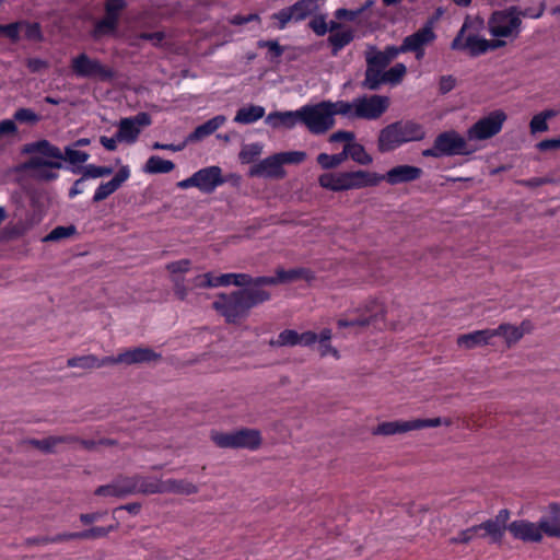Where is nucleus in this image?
<instances>
[{
  "mask_svg": "<svg viewBox=\"0 0 560 560\" xmlns=\"http://www.w3.org/2000/svg\"><path fill=\"white\" fill-rule=\"evenodd\" d=\"M23 153L30 154V159L19 165L18 171L26 173L31 178L42 182H50L58 177L56 170L62 167V151L47 140L27 143L23 147Z\"/></svg>",
  "mask_w": 560,
  "mask_h": 560,
  "instance_id": "obj_1",
  "label": "nucleus"
},
{
  "mask_svg": "<svg viewBox=\"0 0 560 560\" xmlns=\"http://www.w3.org/2000/svg\"><path fill=\"white\" fill-rule=\"evenodd\" d=\"M270 299V293L259 288H247L230 294L221 293L212 303L213 308L228 323H236L247 316L249 310Z\"/></svg>",
  "mask_w": 560,
  "mask_h": 560,
  "instance_id": "obj_2",
  "label": "nucleus"
},
{
  "mask_svg": "<svg viewBox=\"0 0 560 560\" xmlns=\"http://www.w3.org/2000/svg\"><path fill=\"white\" fill-rule=\"evenodd\" d=\"M545 11L541 4L537 13L521 10L516 5L494 11L488 20V32L494 39H503L506 43L518 38L523 30V18L539 19Z\"/></svg>",
  "mask_w": 560,
  "mask_h": 560,
  "instance_id": "obj_3",
  "label": "nucleus"
},
{
  "mask_svg": "<svg viewBox=\"0 0 560 560\" xmlns=\"http://www.w3.org/2000/svg\"><path fill=\"white\" fill-rule=\"evenodd\" d=\"M347 109L343 101H323L313 105H304L301 107V124L313 135H324L335 126V116H343L348 113Z\"/></svg>",
  "mask_w": 560,
  "mask_h": 560,
  "instance_id": "obj_4",
  "label": "nucleus"
},
{
  "mask_svg": "<svg viewBox=\"0 0 560 560\" xmlns=\"http://www.w3.org/2000/svg\"><path fill=\"white\" fill-rule=\"evenodd\" d=\"M425 135L424 127L418 122L397 121L380 131L377 148L381 152H389L407 142L421 141Z\"/></svg>",
  "mask_w": 560,
  "mask_h": 560,
  "instance_id": "obj_5",
  "label": "nucleus"
},
{
  "mask_svg": "<svg viewBox=\"0 0 560 560\" xmlns=\"http://www.w3.org/2000/svg\"><path fill=\"white\" fill-rule=\"evenodd\" d=\"M347 105V114L343 117L349 119L374 120L380 118L389 106V97L385 95H364L355 97L351 102L343 101Z\"/></svg>",
  "mask_w": 560,
  "mask_h": 560,
  "instance_id": "obj_6",
  "label": "nucleus"
},
{
  "mask_svg": "<svg viewBox=\"0 0 560 560\" xmlns=\"http://www.w3.org/2000/svg\"><path fill=\"white\" fill-rule=\"evenodd\" d=\"M347 316L346 318L338 319L337 325L339 328H364L371 325L382 328L381 323L384 322L385 308L377 301L371 300L357 308L348 311Z\"/></svg>",
  "mask_w": 560,
  "mask_h": 560,
  "instance_id": "obj_7",
  "label": "nucleus"
},
{
  "mask_svg": "<svg viewBox=\"0 0 560 560\" xmlns=\"http://www.w3.org/2000/svg\"><path fill=\"white\" fill-rule=\"evenodd\" d=\"M452 421L447 418L432 419H412L408 421H387L380 423L374 430L375 435H393L397 433H406L413 430L424 428H435L439 425H451Z\"/></svg>",
  "mask_w": 560,
  "mask_h": 560,
  "instance_id": "obj_8",
  "label": "nucleus"
},
{
  "mask_svg": "<svg viewBox=\"0 0 560 560\" xmlns=\"http://www.w3.org/2000/svg\"><path fill=\"white\" fill-rule=\"evenodd\" d=\"M505 120L506 115L503 110H493L469 127L467 130V140L482 141L494 137L501 131Z\"/></svg>",
  "mask_w": 560,
  "mask_h": 560,
  "instance_id": "obj_9",
  "label": "nucleus"
},
{
  "mask_svg": "<svg viewBox=\"0 0 560 560\" xmlns=\"http://www.w3.org/2000/svg\"><path fill=\"white\" fill-rule=\"evenodd\" d=\"M71 70L78 78L106 81L114 77L110 68L104 66L100 60L89 57L86 54H80L72 58Z\"/></svg>",
  "mask_w": 560,
  "mask_h": 560,
  "instance_id": "obj_10",
  "label": "nucleus"
},
{
  "mask_svg": "<svg viewBox=\"0 0 560 560\" xmlns=\"http://www.w3.org/2000/svg\"><path fill=\"white\" fill-rule=\"evenodd\" d=\"M435 142L442 156L468 155L476 151L475 148L470 147L469 141L455 130L440 133L435 138Z\"/></svg>",
  "mask_w": 560,
  "mask_h": 560,
  "instance_id": "obj_11",
  "label": "nucleus"
},
{
  "mask_svg": "<svg viewBox=\"0 0 560 560\" xmlns=\"http://www.w3.org/2000/svg\"><path fill=\"white\" fill-rule=\"evenodd\" d=\"M465 25L462 27L459 34L452 42V49H468L472 56L485 54L489 49H497L506 45L503 39L488 40L478 35H469L463 43V34Z\"/></svg>",
  "mask_w": 560,
  "mask_h": 560,
  "instance_id": "obj_12",
  "label": "nucleus"
},
{
  "mask_svg": "<svg viewBox=\"0 0 560 560\" xmlns=\"http://www.w3.org/2000/svg\"><path fill=\"white\" fill-rule=\"evenodd\" d=\"M152 122L148 113H139L133 117H126L118 122V138L120 142L135 143L141 132V129L150 126Z\"/></svg>",
  "mask_w": 560,
  "mask_h": 560,
  "instance_id": "obj_13",
  "label": "nucleus"
},
{
  "mask_svg": "<svg viewBox=\"0 0 560 560\" xmlns=\"http://www.w3.org/2000/svg\"><path fill=\"white\" fill-rule=\"evenodd\" d=\"M510 511L502 509L493 518H489L479 524L481 527V534L479 537L489 538L492 544H500L508 529V521L510 518Z\"/></svg>",
  "mask_w": 560,
  "mask_h": 560,
  "instance_id": "obj_14",
  "label": "nucleus"
},
{
  "mask_svg": "<svg viewBox=\"0 0 560 560\" xmlns=\"http://www.w3.org/2000/svg\"><path fill=\"white\" fill-rule=\"evenodd\" d=\"M435 39V34L431 25H425L416 33L405 37L401 44V50L416 54V58L420 60L424 56V47Z\"/></svg>",
  "mask_w": 560,
  "mask_h": 560,
  "instance_id": "obj_15",
  "label": "nucleus"
},
{
  "mask_svg": "<svg viewBox=\"0 0 560 560\" xmlns=\"http://www.w3.org/2000/svg\"><path fill=\"white\" fill-rule=\"evenodd\" d=\"M508 530L515 539L526 542H539L544 536L540 521L533 523L527 520H516L509 524Z\"/></svg>",
  "mask_w": 560,
  "mask_h": 560,
  "instance_id": "obj_16",
  "label": "nucleus"
},
{
  "mask_svg": "<svg viewBox=\"0 0 560 560\" xmlns=\"http://www.w3.org/2000/svg\"><path fill=\"white\" fill-rule=\"evenodd\" d=\"M190 267L191 261L189 259H180L166 265V269L171 273L174 293L180 301H185L189 294V289L186 285V280L183 275L188 272Z\"/></svg>",
  "mask_w": 560,
  "mask_h": 560,
  "instance_id": "obj_17",
  "label": "nucleus"
},
{
  "mask_svg": "<svg viewBox=\"0 0 560 560\" xmlns=\"http://www.w3.org/2000/svg\"><path fill=\"white\" fill-rule=\"evenodd\" d=\"M136 493V475L119 477L110 483L101 486L95 490V494L101 497L125 498Z\"/></svg>",
  "mask_w": 560,
  "mask_h": 560,
  "instance_id": "obj_18",
  "label": "nucleus"
},
{
  "mask_svg": "<svg viewBox=\"0 0 560 560\" xmlns=\"http://www.w3.org/2000/svg\"><path fill=\"white\" fill-rule=\"evenodd\" d=\"M195 175L197 188L203 194H211L225 183L221 167L215 165L203 167L195 172Z\"/></svg>",
  "mask_w": 560,
  "mask_h": 560,
  "instance_id": "obj_19",
  "label": "nucleus"
},
{
  "mask_svg": "<svg viewBox=\"0 0 560 560\" xmlns=\"http://www.w3.org/2000/svg\"><path fill=\"white\" fill-rule=\"evenodd\" d=\"M382 177L375 172L364 170L343 172V191L377 186Z\"/></svg>",
  "mask_w": 560,
  "mask_h": 560,
  "instance_id": "obj_20",
  "label": "nucleus"
},
{
  "mask_svg": "<svg viewBox=\"0 0 560 560\" xmlns=\"http://www.w3.org/2000/svg\"><path fill=\"white\" fill-rule=\"evenodd\" d=\"M250 175L265 178L280 179L285 176V171L279 154L270 155L250 168Z\"/></svg>",
  "mask_w": 560,
  "mask_h": 560,
  "instance_id": "obj_21",
  "label": "nucleus"
},
{
  "mask_svg": "<svg viewBox=\"0 0 560 560\" xmlns=\"http://www.w3.org/2000/svg\"><path fill=\"white\" fill-rule=\"evenodd\" d=\"M422 170L412 165H398L390 168L386 174H378L382 180H386L389 185H398L417 180L421 177Z\"/></svg>",
  "mask_w": 560,
  "mask_h": 560,
  "instance_id": "obj_22",
  "label": "nucleus"
},
{
  "mask_svg": "<svg viewBox=\"0 0 560 560\" xmlns=\"http://www.w3.org/2000/svg\"><path fill=\"white\" fill-rule=\"evenodd\" d=\"M532 329L533 326L530 322L524 320L518 326L509 323L501 324L497 328H493V332L494 338L502 337L508 347H511L520 341L525 334L530 332Z\"/></svg>",
  "mask_w": 560,
  "mask_h": 560,
  "instance_id": "obj_23",
  "label": "nucleus"
},
{
  "mask_svg": "<svg viewBox=\"0 0 560 560\" xmlns=\"http://www.w3.org/2000/svg\"><path fill=\"white\" fill-rule=\"evenodd\" d=\"M301 107L296 110L271 112L265 118V124L273 129H293L301 124Z\"/></svg>",
  "mask_w": 560,
  "mask_h": 560,
  "instance_id": "obj_24",
  "label": "nucleus"
},
{
  "mask_svg": "<svg viewBox=\"0 0 560 560\" xmlns=\"http://www.w3.org/2000/svg\"><path fill=\"white\" fill-rule=\"evenodd\" d=\"M130 176L128 166H122L108 182L102 183L94 192L93 201L100 202L114 194Z\"/></svg>",
  "mask_w": 560,
  "mask_h": 560,
  "instance_id": "obj_25",
  "label": "nucleus"
},
{
  "mask_svg": "<svg viewBox=\"0 0 560 560\" xmlns=\"http://www.w3.org/2000/svg\"><path fill=\"white\" fill-rule=\"evenodd\" d=\"M494 338L493 329L475 330L469 334L460 335L457 337V346L463 349H474L480 346L493 345Z\"/></svg>",
  "mask_w": 560,
  "mask_h": 560,
  "instance_id": "obj_26",
  "label": "nucleus"
},
{
  "mask_svg": "<svg viewBox=\"0 0 560 560\" xmlns=\"http://www.w3.org/2000/svg\"><path fill=\"white\" fill-rule=\"evenodd\" d=\"M542 534L560 538V506L550 504L547 513L540 517Z\"/></svg>",
  "mask_w": 560,
  "mask_h": 560,
  "instance_id": "obj_27",
  "label": "nucleus"
},
{
  "mask_svg": "<svg viewBox=\"0 0 560 560\" xmlns=\"http://www.w3.org/2000/svg\"><path fill=\"white\" fill-rule=\"evenodd\" d=\"M226 121V117L223 115H218L202 125H199L186 139V142H197L202 140L203 138L212 135L217 131L224 122Z\"/></svg>",
  "mask_w": 560,
  "mask_h": 560,
  "instance_id": "obj_28",
  "label": "nucleus"
},
{
  "mask_svg": "<svg viewBox=\"0 0 560 560\" xmlns=\"http://www.w3.org/2000/svg\"><path fill=\"white\" fill-rule=\"evenodd\" d=\"M323 3L324 0H299L289 8L293 14L294 22H300L315 14Z\"/></svg>",
  "mask_w": 560,
  "mask_h": 560,
  "instance_id": "obj_29",
  "label": "nucleus"
},
{
  "mask_svg": "<svg viewBox=\"0 0 560 560\" xmlns=\"http://www.w3.org/2000/svg\"><path fill=\"white\" fill-rule=\"evenodd\" d=\"M77 441L73 435L48 436L42 440H31L30 443L45 453H54L61 444H72Z\"/></svg>",
  "mask_w": 560,
  "mask_h": 560,
  "instance_id": "obj_30",
  "label": "nucleus"
},
{
  "mask_svg": "<svg viewBox=\"0 0 560 560\" xmlns=\"http://www.w3.org/2000/svg\"><path fill=\"white\" fill-rule=\"evenodd\" d=\"M124 355V364H137V363H144V362H151L160 358V354L155 353L150 348H133L128 349L122 352Z\"/></svg>",
  "mask_w": 560,
  "mask_h": 560,
  "instance_id": "obj_31",
  "label": "nucleus"
},
{
  "mask_svg": "<svg viewBox=\"0 0 560 560\" xmlns=\"http://www.w3.org/2000/svg\"><path fill=\"white\" fill-rule=\"evenodd\" d=\"M261 444V435L255 429L236 430V448L256 450Z\"/></svg>",
  "mask_w": 560,
  "mask_h": 560,
  "instance_id": "obj_32",
  "label": "nucleus"
},
{
  "mask_svg": "<svg viewBox=\"0 0 560 560\" xmlns=\"http://www.w3.org/2000/svg\"><path fill=\"white\" fill-rule=\"evenodd\" d=\"M265 107L260 105H248L241 107L234 117L237 124L249 125L258 121L265 116Z\"/></svg>",
  "mask_w": 560,
  "mask_h": 560,
  "instance_id": "obj_33",
  "label": "nucleus"
},
{
  "mask_svg": "<svg viewBox=\"0 0 560 560\" xmlns=\"http://www.w3.org/2000/svg\"><path fill=\"white\" fill-rule=\"evenodd\" d=\"M164 480L136 475V491L141 494L163 493Z\"/></svg>",
  "mask_w": 560,
  "mask_h": 560,
  "instance_id": "obj_34",
  "label": "nucleus"
},
{
  "mask_svg": "<svg viewBox=\"0 0 560 560\" xmlns=\"http://www.w3.org/2000/svg\"><path fill=\"white\" fill-rule=\"evenodd\" d=\"M163 493L175 494H195L198 492V487L190 481L184 479H167L164 480Z\"/></svg>",
  "mask_w": 560,
  "mask_h": 560,
  "instance_id": "obj_35",
  "label": "nucleus"
},
{
  "mask_svg": "<svg viewBox=\"0 0 560 560\" xmlns=\"http://www.w3.org/2000/svg\"><path fill=\"white\" fill-rule=\"evenodd\" d=\"M175 168V164L170 160H164L159 155L150 156L142 167L147 174H167Z\"/></svg>",
  "mask_w": 560,
  "mask_h": 560,
  "instance_id": "obj_36",
  "label": "nucleus"
},
{
  "mask_svg": "<svg viewBox=\"0 0 560 560\" xmlns=\"http://www.w3.org/2000/svg\"><path fill=\"white\" fill-rule=\"evenodd\" d=\"M318 184L322 188L338 192L343 191V172H326L319 175Z\"/></svg>",
  "mask_w": 560,
  "mask_h": 560,
  "instance_id": "obj_37",
  "label": "nucleus"
},
{
  "mask_svg": "<svg viewBox=\"0 0 560 560\" xmlns=\"http://www.w3.org/2000/svg\"><path fill=\"white\" fill-rule=\"evenodd\" d=\"M346 158L350 156L360 165H369L373 162L372 156L365 151L364 147L357 142L347 143L345 147Z\"/></svg>",
  "mask_w": 560,
  "mask_h": 560,
  "instance_id": "obj_38",
  "label": "nucleus"
},
{
  "mask_svg": "<svg viewBox=\"0 0 560 560\" xmlns=\"http://www.w3.org/2000/svg\"><path fill=\"white\" fill-rule=\"evenodd\" d=\"M277 277L279 279V283L292 282L299 279H304L306 281L314 279L313 272L305 268H294L290 270L278 269Z\"/></svg>",
  "mask_w": 560,
  "mask_h": 560,
  "instance_id": "obj_39",
  "label": "nucleus"
},
{
  "mask_svg": "<svg viewBox=\"0 0 560 560\" xmlns=\"http://www.w3.org/2000/svg\"><path fill=\"white\" fill-rule=\"evenodd\" d=\"M354 38V34L352 30H342L335 33H331L328 37V43L332 47V55L336 56L339 50H341L345 46L350 44Z\"/></svg>",
  "mask_w": 560,
  "mask_h": 560,
  "instance_id": "obj_40",
  "label": "nucleus"
},
{
  "mask_svg": "<svg viewBox=\"0 0 560 560\" xmlns=\"http://www.w3.org/2000/svg\"><path fill=\"white\" fill-rule=\"evenodd\" d=\"M218 287H228L234 284L236 287H246L252 283V277L247 273H223L217 276Z\"/></svg>",
  "mask_w": 560,
  "mask_h": 560,
  "instance_id": "obj_41",
  "label": "nucleus"
},
{
  "mask_svg": "<svg viewBox=\"0 0 560 560\" xmlns=\"http://www.w3.org/2000/svg\"><path fill=\"white\" fill-rule=\"evenodd\" d=\"M382 84H386L385 71L366 66L363 86L369 90H377Z\"/></svg>",
  "mask_w": 560,
  "mask_h": 560,
  "instance_id": "obj_42",
  "label": "nucleus"
},
{
  "mask_svg": "<svg viewBox=\"0 0 560 560\" xmlns=\"http://www.w3.org/2000/svg\"><path fill=\"white\" fill-rule=\"evenodd\" d=\"M345 149L337 154L319 153L317 155V163L323 170H332L341 165L346 161Z\"/></svg>",
  "mask_w": 560,
  "mask_h": 560,
  "instance_id": "obj_43",
  "label": "nucleus"
},
{
  "mask_svg": "<svg viewBox=\"0 0 560 560\" xmlns=\"http://www.w3.org/2000/svg\"><path fill=\"white\" fill-rule=\"evenodd\" d=\"M213 443L221 448H236V431L220 432L212 431L210 434Z\"/></svg>",
  "mask_w": 560,
  "mask_h": 560,
  "instance_id": "obj_44",
  "label": "nucleus"
},
{
  "mask_svg": "<svg viewBox=\"0 0 560 560\" xmlns=\"http://www.w3.org/2000/svg\"><path fill=\"white\" fill-rule=\"evenodd\" d=\"M117 21L115 16L106 14L104 19L100 20L94 27L93 36L98 38L105 35H110L117 27Z\"/></svg>",
  "mask_w": 560,
  "mask_h": 560,
  "instance_id": "obj_45",
  "label": "nucleus"
},
{
  "mask_svg": "<svg viewBox=\"0 0 560 560\" xmlns=\"http://www.w3.org/2000/svg\"><path fill=\"white\" fill-rule=\"evenodd\" d=\"M189 292L198 288H218L217 276L211 272L197 275L186 283Z\"/></svg>",
  "mask_w": 560,
  "mask_h": 560,
  "instance_id": "obj_46",
  "label": "nucleus"
},
{
  "mask_svg": "<svg viewBox=\"0 0 560 560\" xmlns=\"http://www.w3.org/2000/svg\"><path fill=\"white\" fill-rule=\"evenodd\" d=\"M271 347H294L299 346V332L294 329H284L277 339L269 341Z\"/></svg>",
  "mask_w": 560,
  "mask_h": 560,
  "instance_id": "obj_47",
  "label": "nucleus"
},
{
  "mask_svg": "<svg viewBox=\"0 0 560 560\" xmlns=\"http://www.w3.org/2000/svg\"><path fill=\"white\" fill-rule=\"evenodd\" d=\"M77 233V228L74 225H60L56 226L49 234H47L43 241L44 242H57L65 238H69Z\"/></svg>",
  "mask_w": 560,
  "mask_h": 560,
  "instance_id": "obj_48",
  "label": "nucleus"
},
{
  "mask_svg": "<svg viewBox=\"0 0 560 560\" xmlns=\"http://www.w3.org/2000/svg\"><path fill=\"white\" fill-rule=\"evenodd\" d=\"M98 358L93 354L74 357L67 361L69 368H80L84 370L97 369Z\"/></svg>",
  "mask_w": 560,
  "mask_h": 560,
  "instance_id": "obj_49",
  "label": "nucleus"
},
{
  "mask_svg": "<svg viewBox=\"0 0 560 560\" xmlns=\"http://www.w3.org/2000/svg\"><path fill=\"white\" fill-rule=\"evenodd\" d=\"M116 528H117V525H110V526H106V527L95 526L90 529L79 532V535H77V537H81V540L104 538L110 532L115 530Z\"/></svg>",
  "mask_w": 560,
  "mask_h": 560,
  "instance_id": "obj_50",
  "label": "nucleus"
},
{
  "mask_svg": "<svg viewBox=\"0 0 560 560\" xmlns=\"http://www.w3.org/2000/svg\"><path fill=\"white\" fill-rule=\"evenodd\" d=\"M366 66H370L375 69H381L385 71V68L389 65L388 58L385 57L382 51L376 50L375 48H371L365 56Z\"/></svg>",
  "mask_w": 560,
  "mask_h": 560,
  "instance_id": "obj_51",
  "label": "nucleus"
},
{
  "mask_svg": "<svg viewBox=\"0 0 560 560\" xmlns=\"http://www.w3.org/2000/svg\"><path fill=\"white\" fill-rule=\"evenodd\" d=\"M63 161L69 162L70 164H82L85 163L90 154L84 151L77 150L73 145H68L65 148Z\"/></svg>",
  "mask_w": 560,
  "mask_h": 560,
  "instance_id": "obj_52",
  "label": "nucleus"
},
{
  "mask_svg": "<svg viewBox=\"0 0 560 560\" xmlns=\"http://www.w3.org/2000/svg\"><path fill=\"white\" fill-rule=\"evenodd\" d=\"M28 231V225L24 221L10 223L3 230V240H13L23 236Z\"/></svg>",
  "mask_w": 560,
  "mask_h": 560,
  "instance_id": "obj_53",
  "label": "nucleus"
},
{
  "mask_svg": "<svg viewBox=\"0 0 560 560\" xmlns=\"http://www.w3.org/2000/svg\"><path fill=\"white\" fill-rule=\"evenodd\" d=\"M262 152V145L260 143H249L242 148L240 152V159L243 163L253 162Z\"/></svg>",
  "mask_w": 560,
  "mask_h": 560,
  "instance_id": "obj_54",
  "label": "nucleus"
},
{
  "mask_svg": "<svg viewBox=\"0 0 560 560\" xmlns=\"http://www.w3.org/2000/svg\"><path fill=\"white\" fill-rule=\"evenodd\" d=\"M407 72V68L404 63H396L390 69L385 71L386 83L397 84L399 83Z\"/></svg>",
  "mask_w": 560,
  "mask_h": 560,
  "instance_id": "obj_55",
  "label": "nucleus"
},
{
  "mask_svg": "<svg viewBox=\"0 0 560 560\" xmlns=\"http://www.w3.org/2000/svg\"><path fill=\"white\" fill-rule=\"evenodd\" d=\"M14 120L22 122V124H30L34 125L40 120L39 115H37L33 109L31 108H19L14 113Z\"/></svg>",
  "mask_w": 560,
  "mask_h": 560,
  "instance_id": "obj_56",
  "label": "nucleus"
},
{
  "mask_svg": "<svg viewBox=\"0 0 560 560\" xmlns=\"http://www.w3.org/2000/svg\"><path fill=\"white\" fill-rule=\"evenodd\" d=\"M283 164H301L303 163L307 154L304 151H287L278 153Z\"/></svg>",
  "mask_w": 560,
  "mask_h": 560,
  "instance_id": "obj_57",
  "label": "nucleus"
},
{
  "mask_svg": "<svg viewBox=\"0 0 560 560\" xmlns=\"http://www.w3.org/2000/svg\"><path fill=\"white\" fill-rule=\"evenodd\" d=\"M308 26L317 36H324L328 32V24L326 22V15H324V14L315 15L310 21Z\"/></svg>",
  "mask_w": 560,
  "mask_h": 560,
  "instance_id": "obj_58",
  "label": "nucleus"
},
{
  "mask_svg": "<svg viewBox=\"0 0 560 560\" xmlns=\"http://www.w3.org/2000/svg\"><path fill=\"white\" fill-rule=\"evenodd\" d=\"M23 23L14 22L8 25H1V33L4 34L12 42H18L20 39V33L22 31Z\"/></svg>",
  "mask_w": 560,
  "mask_h": 560,
  "instance_id": "obj_59",
  "label": "nucleus"
},
{
  "mask_svg": "<svg viewBox=\"0 0 560 560\" xmlns=\"http://www.w3.org/2000/svg\"><path fill=\"white\" fill-rule=\"evenodd\" d=\"M113 173V168L112 167H107V166H97V165H94V164H89L86 167H85V172H84V177L88 178H98V177H103V176H108Z\"/></svg>",
  "mask_w": 560,
  "mask_h": 560,
  "instance_id": "obj_60",
  "label": "nucleus"
},
{
  "mask_svg": "<svg viewBox=\"0 0 560 560\" xmlns=\"http://www.w3.org/2000/svg\"><path fill=\"white\" fill-rule=\"evenodd\" d=\"M272 19L278 21V28L284 30L291 21H294L293 14L289 7L281 9L272 14Z\"/></svg>",
  "mask_w": 560,
  "mask_h": 560,
  "instance_id": "obj_61",
  "label": "nucleus"
},
{
  "mask_svg": "<svg viewBox=\"0 0 560 560\" xmlns=\"http://www.w3.org/2000/svg\"><path fill=\"white\" fill-rule=\"evenodd\" d=\"M23 23L22 31L25 33V37L31 40H39L42 38V31L38 23H28L25 21H21Z\"/></svg>",
  "mask_w": 560,
  "mask_h": 560,
  "instance_id": "obj_62",
  "label": "nucleus"
},
{
  "mask_svg": "<svg viewBox=\"0 0 560 560\" xmlns=\"http://www.w3.org/2000/svg\"><path fill=\"white\" fill-rule=\"evenodd\" d=\"M529 127L532 133L544 132L548 130V124L540 114H537L532 118Z\"/></svg>",
  "mask_w": 560,
  "mask_h": 560,
  "instance_id": "obj_63",
  "label": "nucleus"
},
{
  "mask_svg": "<svg viewBox=\"0 0 560 560\" xmlns=\"http://www.w3.org/2000/svg\"><path fill=\"white\" fill-rule=\"evenodd\" d=\"M456 85V79L453 75H442L439 81V91L446 94Z\"/></svg>",
  "mask_w": 560,
  "mask_h": 560,
  "instance_id": "obj_64",
  "label": "nucleus"
}]
</instances>
